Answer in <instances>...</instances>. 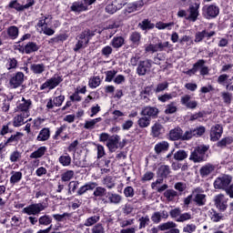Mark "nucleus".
Returning <instances> with one entry per match:
<instances>
[{
  "mask_svg": "<svg viewBox=\"0 0 233 233\" xmlns=\"http://www.w3.org/2000/svg\"><path fill=\"white\" fill-rule=\"evenodd\" d=\"M176 24L174 22L165 23V22H157L155 26L157 28V30H172V26H174Z\"/></svg>",
  "mask_w": 233,
  "mask_h": 233,
  "instance_id": "nucleus-44",
  "label": "nucleus"
},
{
  "mask_svg": "<svg viewBox=\"0 0 233 233\" xmlns=\"http://www.w3.org/2000/svg\"><path fill=\"white\" fill-rule=\"evenodd\" d=\"M221 136H223V126H221V124L212 126L209 132L210 141L216 143V141L221 139Z\"/></svg>",
  "mask_w": 233,
  "mask_h": 233,
  "instance_id": "nucleus-10",
  "label": "nucleus"
},
{
  "mask_svg": "<svg viewBox=\"0 0 233 233\" xmlns=\"http://www.w3.org/2000/svg\"><path fill=\"white\" fill-rule=\"evenodd\" d=\"M24 134L17 131L15 134L11 135L10 137H8L6 140H5L4 144L6 147H17L19 145V142L23 138Z\"/></svg>",
  "mask_w": 233,
  "mask_h": 233,
  "instance_id": "nucleus-16",
  "label": "nucleus"
},
{
  "mask_svg": "<svg viewBox=\"0 0 233 233\" xmlns=\"http://www.w3.org/2000/svg\"><path fill=\"white\" fill-rule=\"evenodd\" d=\"M93 196L95 198H105V196H108V192L106 191V188L103 187H96L95 190L93 192Z\"/></svg>",
  "mask_w": 233,
  "mask_h": 233,
  "instance_id": "nucleus-42",
  "label": "nucleus"
},
{
  "mask_svg": "<svg viewBox=\"0 0 233 233\" xmlns=\"http://www.w3.org/2000/svg\"><path fill=\"white\" fill-rule=\"evenodd\" d=\"M49 200L50 199L48 198H46L43 202L31 204L23 208L22 213L30 216L28 217V221L31 223V225H37V221H39V219L32 216H38V214H41L43 210L48 208Z\"/></svg>",
  "mask_w": 233,
  "mask_h": 233,
  "instance_id": "nucleus-1",
  "label": "nucleus"
},
{
  "mask_svg": "<svg viewBox=\"0 0 233 233\" xmlns=\"http://www.w3.org/2000/svg\"><path fill=\"white\" fill-rule=\"evenodd\" d=\"M100 219L101 216L99 215V213H96V215L87 218L84 222V226L94 227L95 225H97V223H99Z\"/></svg>",
  "mask_w": 233,
  "mask_h": 233,
  "instance_id": "nucleus-29",
  "label": "nucleus"
},
{
  "mask_svg": "<svg viewBox=\"0 0 233 233\" xmlns=\"http://www.w3.org/2000/svg\"><path fill=\"white\" fill-rule=\"evenodd\" d=\"M215 207L220 211L225 212L227 208H228V204H227V198H225V195L219 194L217 195L214 198Z\"/></svg>",
  "mask_w": 233,
  "mask_h": 233,
  "instance_id": "nucleus-15",
  "label": "nucleus"
},
{
  "mask_svg": "<svg viewBox=\"0 0 233 233\" xmlns=\"http://www.w3.org/2000/svg\"><path fill=\"white\" fill-rule=\"evenodd\" d=\"M121 139V137L119 135H114L112 136L106 144V147L109 148V150H117L119 148V141Z\"/></svg>",
  "mask_w": 233,
  "mask_h": 233,
  "instance_id": "nucleus-23",
  "label": "nucleus"
},
{
  "mask_svg": "<svg viewBox=\"0 0 233 233\" xmlns=\"http://www.w3.org/2000/svg\"><path fill=\"white\" fill-rule=\"evenodd\" d=\"M177 227V223H174L172 221H167L166 223H162L158 226L159 230L165 231V230H170L172 228H176Z\"/></svg>",
  "mask_w": 233,
  "mask_h": 233,
  "instance_id": "nucleus-49",
  "label": "nucleus"
},
{
  "mask_svg": "<svg viewBox=\"0 0 233 233\" xmlns=\"http://www.w3.org/2000/svg\"><path fill=\"white\" fill-rule=\"evenodd\" d=\"M101 85V77L99 76H93L88 81L89 88H97Z\"/></svg>",
  "mask_w": 233,
  "mask_h": 233,
  "instance_id": "nucleus-48",
  "label": "nucleus"
},
{
  "mask_svg": "<svg viewBox=\"0 0 233 233\" xmlns=\"http://www.w3.org/2000/svg\"><path fill=\"white\" fill-rule=\"evenodd\" d=\"M106 198L108 203H111L112 205H119L122 199L121 195L112 192H107Z\"/></svg>",
  "mask_w": 233,
  "mask_h": 233,
  "instance_id": "nucleus-31",
  "label": "nucleus"
},
{
  "mask_svg": "<svg viewBox=\"0 0 233 233\" xmlns=\"http://www.w3.org/2000/svg\"><path fill=\"white\" fill-rule=\"evenodd\" d=\"M92 233H105V227L101 222L96 223L95 226L91 228Z\"/></svg>",
  "mask_w": 233,
  "mask_h": 233,
  "instance_id": "nucleus-62",
  "label": "nucleus"
},
{
  "mask_svg": "<svg viewBox=\"0 0 233 233\" xmlns=\"http://www.w3.org/2000/svg\"><path fill=\"white\" fill-rule=\"evenodd\" d=\"M129 41L134 48H137L141 45V33L134 31L129 35Z\"/></svg>",
  "mask_w": 233,
  "mask_h": 233,
  "instance_id": "nucleus-26",
  "label": "nucleus"
},
{
  "mask_svg": "<svg viewBox=\"0 0 233 233\" xmlns=\"http://www.w3.org/2000/svg\"><path fill=\"white\" fill-rule=\"evenodd\" d=\"M71 12L81 14V12H86L88 10V7L85 3L81 2H74L70 7Z\"/></svg>",
  "mask_w": 233,
  "mask_h": 233,
  "instance_id": "nucleus-27",
  "label": "nucleus"
},
{
  "mask_svg": "<svg viewBox=\"0 0 233 233\" xmlns=\"http://www.w3.org/2000/svg\"><path fill=\"white\" fill-rule=\"evenodd\" d=\"M38 225L42 227H48L52 225V217L50 215H43L38 218Z\"/></svg>",
  "mask_w": 233,
  "mask_h": 233,
  "instance_id": "nucleus-40",
  "label": "nucleus"
},
{
  "mask_svg": "<svg viewBox=\"0 0 233 233\" xmlns=\"http://www.w3.org/2000/svg\"><path fill=\"white\" fill-rule=\"evenodd\" d=\"M23 83H25V73L21 71L13 74L9 80L11 88H19Z\"/></svg>",
  "mask_w": 233,
  "mask_h": 233,
  "instance_id": "nucleus-9",
  "label": "nucleus"
},
{
  "mask_svg": "<svg viewBox=\"0 0 233 233\" xmlns=\"http://www.w3.org/2000/svg\"><path fill=\"white\" fill-rule=\"evenodd\" d=\"M198 17H199V4L195 3V5L189 6V15L187 19L192 21V23H196Z\"/></svg>",
  "mask_w": 233,
  "mask_h": 233,
  "instance_id": "nucleus-20",
  "label": "nucleus"
},
{
  "mask_svg": "<svg viewBox=\"0 0 233 233\" xmlns=\"http://www.w3.org/2000/svg\"><path fill=\"white\" fill-rule=\"evenodd\" d=\"M210 218L212 219V221L214 223H218V221L223 219V216L221 214L218 213V211H216L215 209H211L210 210Z\"/></svg>",
  "mask_w": 233,
  "mask_h": 233,
  "instance_id": "nucleus-56",
  "label": "nucleus"
},
{
  "mask_svg": "<svg viewBox=\"0 0 233 233\" xmlns=\"http://www.w3.org/2000/svg\"><path fill=\"white\" fill-rule=\"evenodd\" d=\"M113 52L114 49L112 48V46H106L101 49V56H103V57H106V59H108V57L112 56Z\"/></svg>",
  "mask_w": 233,
  "mask_h": 233,
  "instance_id": "nucleus-55",
  "label": "nucleus"
},
{
  "mask_svg": "<svg viewBox=\"0 0 233 233\" xmlns=\"http://www.w3.org/2000/svg\"><path fill=\"white\" fill-rule=\"evenodd\" d=\"M61 83H63V76H54L40 86V90H46V88H48L49 90H54V88L59 86Z\"/></svg>",
  "mask_w": 233,
  "mask_h": 233,
  "instance_id": "nucleus-8",
  "label": "nucleus"
},
{
  "mask_svg": "<svg viewBox=\"0 0 233 233\" xmlns=\"http://www.w3.org/2000/svg\"><path fill=\"white\" fill-rule=\"evenodd\" d=\"M39 48H41V46H39L37 43L29 41L26 44L25 43L18 44L16 46L15 50H18L20 54H26L28 56L30 54L38 52Z\"/></svg>",
  "mask_w": 233,
  "mask_h": 233,
  "instance_id": "nucleus-5",
  "label": "nucleus"
},
{
  "mask_svg": "<svg viewBox=\"0 0 233 233\" xmlns=\"http://www.w3.org/2000/svg\"><path fill=\"white\" fill-rule=\"evenodd\" d=\"M163 132H165V127L159 122H156L151 127V136L152 137H159Z\"/></svg>",
  "mask_w": 233,
  "mask_h": 233,
  "instance_id": "nucleus-24",
  "label": "nucleus"
},
{
  "mask_svg": "<svg viewBox=\"0 0 233 233\" xmlns=\"http://www.w3.org/2000/svg\"><path fill=\"white\" fill-rule=\"evenodd\" d=\"M46 150L47 148L46 146H42L38 147L37 150L31 153L30 155L31 159H39L40 157H43V156L46 154Z\"/></svg>",
  "mask_w": 233,
  "mask_h": 233,
  "instance_id": "nucleus-33",
  "label": "nucleus"
},
{
  "mask_svg": "<svg viewBox=\"0 0 233 233\" xmlns=\"http://www.w3.org/2000/svg\"><path fill=\"white\" fill-rule=\"evenodd\" d=\"M173 157L176 161H184L188 157V153L184 149H179L173 155Z\"/></svg>",
  "mask_w": 233,
  "mask_h": 233,
  "instance_id": "nucleus-46",
  "label": "nucleus"
},
{
  "mask_svg": "<svg viewBox=\"0 0 233 233\" xmlns=\"http://www.w3.org/2000/svg\"><path fill=\"white\" fill-rule=\"evenodd\" d=\"M193 201L198 207H205L207 205V195L198 193L193 198Z\"/></svg>",
  "mask_w": 233,
  "mask_h": 233,
  "instance_id": "nucleus-34",
  "label": "nucleus"
},
{
  "mask_svg": "<svg viewBox=\"0 0 233 233\" xmlns=\"http://www.w3.org/2000/svg\"><path fill=\"white\" fill-rule=\"evenodd\" d=\"M168 148H170V144L165 140L157 143L154 147L155 153L157 156H159V154H165V152H168Z\"/></svg>",
  "mask_w": 233,
  "mask_h": 233,
  "instance_id": "nucleus-18",
  "label": "nucleus"
},
{
  "mask_svg": "<svg viewBox=\"0 0 233 233\" xmlns=\"http://www.w3.org/2000/svg\"><path fill=\"white\" fill-rule=\"evenodd\" d=\"M214 170H216V166H214L210 163L206 164V165L202 166L199 169L200 177L203 178L208 177V176H210V174H212V172H214Z\"/></svg>",
  "mask_w": 233,
  "mask_h": 233,
  "instance_id": "nucleus-21",
  "label": "nucleus"
},
{
  "mask_svg": "<svg viewBox=\"0 0 233 233\" xmlns=\"http://www.w3.org/2000/svg\"><path fill=\"white\" fill-rule=\"evenodd\" d=\"M232 183V176L230 175H222L218 177L213 185L216 190H225Z\"/></svg>",
  "mask_w": 233,
  "mask_h": 233,
  "instance_id": "nucleus-6",
  "label": "nucleus"
},
{
  "mask_svg": "<svg viewBox=\"0 0 233 233\" xmlns=\"http://www.w3.org/2000/svg\"><path fill=\"white\" fill-rule=\"evenodd\" d=\"M117 74V71L116 70H109L106 72V83H112L114 78L116 77V75Z\"/></svg>",
  "mask_w": 233,
  "mask_h": 233,
  "instance_id": "nucleus-58",
  "label": "nucleus"
},
{
  "mask_svg": "<svg viewBox=\"0 0 233 233\" xmlns=\"http://www.w3.org/2000/svg\"><path fill=\"white\" fill-rule=\"evenodd\" d=\"M193 137L194 133L191 128L189 130H187L185 133H182L180 141H190V139H192Z\"/></svg>",
  "mask_w": 233,
  "mask_h": 233,
  "instance_id": "nucleus-60",
  "label": "nucleus"
},
{
  "mask_svg": "<svg viewBox=\"0 0 233 233\" xmlns=\"http://www.w3.org/2000/svg\"><path fill=\"white\" fill-rule=\"evenodd\" d=\"M176 112H177L176 102H171L166 106L165 114H176Z\"/></svg>",
  "mask_w": 233,
  "mask_h": 233,
  "instance_id": "nucleus-59",
  "label": "nucleus"
},
{
  "mask_svg": "<svg viewBox=\"0 0 233 233\" xmlns=\"http://www.w3.org/2000/svg\"><path fill=\"white\" fill-rule=\"evenodd\" d=\"M210 146L201 145L198 146L194 148L189 156V161H193V163H203V161H207L208 155V149Z\"/></svg>",
  "mask_w": 233,
  "mask_h": 233,
  "instance_id": "nucleus-2",
  "label": "nucleus"
},
{
  "mask_svg": "<svg viewBox=\"0 0 233 233\" xmlns=\"http://www.w3.org/2000/svg\"><path fill=\"white\" fill-rule=\"evenodd\" d=\"M202 15L205 19H216L219 15V6L212 4L202 7Z\"/></svg>",
  "mask_w": 233,
  "mask_h": 233,
  "instance_id": "nucleus-7",
  "label": "nucleus"
},
{
  "mask_svg": "<svg viewBox=\"0 0 233 233\" xmlns=\"http://www.w3.org/2000/svg\"><path fill=\"white\" fill-rule=\"evenodd\" d=\"M30 108H32V99L22 97V100L16 106V112H21L22 114H27V116H30Z\"/></svg>",
  "mask_w": 233,
  "mask_h": 233,
  "instance_id": "nucleus-12",
  "label": "nucleus"
},
{
  "mask_svg": "<svg viewBox=\"0 0 233 233\" xmlns=\"http://www.w3.org/2000/svg\"><path fill=\"white\" fill-rule=\"evenodd\" d=\"M171 174L172 170L170 169V166L161 165L157 171V179L156 180V182H153L151 184V187L154 188L156 185H161L164 179H167V177H170Z\"/></svg>",
  "mask_w": 233,
  "mask_h": 233,
  "instance_id": "nucleus-4",
  "label": "nucleus"
},
{
  "mask_svg": "<svg viewBox=\"0 0 233 233\" xmlns=\"http://www.w3.org/2000/svg\"><path fill=\"white\" fill-rule=\"evenodd\" d=\"M96 187H97V183H96V182L86 183L78 188L76 196H83V195L86 194V192H88V190H94V188H96Z\"/></svg>",
  "mask_w": 233,
  "mask_h": 233,
  "instance_id": "nucleus-22",
  "label": "nucleus"
},
{
  "mask_svg": "<svg viewBox=\"0 0 233 233\" xmlns=\"http://www.w3.org/2000/svg\"><path fill=\"white\" fill-rule=\"evenodd\" d=\"M152 68V60L147 59L139 62L138 66L137 68V74L138 76H147V72Z\"/></svg>",
  "mask_w": 233,
  "mask_h": 233,
  "instance_id": "nucleus-14",
  "label": "nucleus"
},
{
  "mask_svg": "<svg viewBox=\"0 0 233 233\" xmlns=\"http://www.w3.org/2000/svg\"><path fill=\"white\" fill-rule=\"evenodd\" d=\"M74 170L67 169L61 174L62 183H70L71 179H74Z\"/></svg>",
  "mask_w": 233,
  "mask_h": 233,
  "instance_id": "nucleus-39",
  "label": "nucleus"
},
{
  "mask_svg": "<svg viewBox=\"0 0 233 233\" xmlns=\"http://www.w3.org/2000/svg\"><path fill=\"white\" fill-rule=\"evenodd\" d=\"M191 130L193 132V137H201V136L207 132V128H205L203 126H200L197 128H191Z\"/></svg>",
  "mask_w": 233,
  "mask_h": 233,
  "instance_id": "nucleus-54",
  "label": "nucleus"
},
{
  "mask_svg": "<svg viewBox=\"0 0 233 233\" xmlns=\"http://www.w3.org/2000/svg\"><path fill=\"white\" fill-rule=\"evenodd\" d=\"M150 117H147V116H143L137 120V125L139 128H147V127H150L151 123Z\"/></svg>",
  "mask_w": 233,
  "mask_h": 233,
  "instance_id": "nucleus-43",
  "label": "nucleus"
},
{
  "mask_svg": "<svg viewBox=\"0 0 233 233\" xmlns=\"http://www.w3.org/2000/svg\"><path fill=\"white\" fill-rule=\"evenodd\" d=\"M182 134L183 129L179 127H177L169 131L168 139L169 141H181Z\"/></svg>",
  "mask_w": 233,
  "mask_h": 233,
  "instance_id": "nucleus-19",
  "label": "nucleus"
},
{
  "mask_svg": "<svg viewBox=\"0 0 233 233\" xmlns=\"http://www.w3.org/2000/svg\"><path fill=\"white\" fill-rule=\"evenodd\" d=\"M30 115L28 114H25V113H21L19 115H16L14 118H13V126L17 128L19 127H23V125H25V119H26V117H29Z\"/></svg>",
  "mask_w": 233,
  "mask_h": 233,
  "instance_id": "nucleus-25",
  "label": "nucleus"
},
{
  "mask_svg": "<svg viewBox=\"0 0 233 233\" xmlns=\"http://www.w3.org/2000/svg\"><path fill=\"white\" fill-rule=\"evenodd\" d=\"M155 48L157 52H165V48H172V44L168 41L163 43V41L158 39L157 43L155 44Z\"/></svg>",
  "mask_w": 233,
  "mask_h": 233,
  "instance_id": "nucleus-37",
  "label": "nucleus"
},
{
  "mask_svg": "<svg viewBox=\"0 0 233 233\" xmlns=\"http://www.w3.org/2000/svg\"><path fill=\"white\" fill-rule=\"evenodd\" d=\"M123 45H125V37L123 36H114L110 42V46L116 50L121 48Z\"/></svg>",
  "mask_w": 233,
  "mask_h": 233,
  "instance_id": "nucleus-32",
  "label": "nucleus"
},
{
  "mask_svg": "<svg viewBox=\"0 0 233 233\" xmlns=\"http://www.w3.org/2000/svg\"><path fill=\"white\" fill-rule=\"evenodd\" d=\"M140 115L149 117V119H157L159 116V108L152 106H144L140 112Z\"/></svg>",
  "mask_w": 233,
  "mask_h": 233,
  "instance_id": "nucleus-11",
  "label": "nucleus"
},
{
  "mask_svg": "<svg viewBox=\"0 0 233 233\" xmlns=\"http://www.w3.org/2000/svg\"><path fill=\"white\" fill-rule=\"evenodd\" d=\"M117 10H119L115 2H113L112 4H108L106 6V14H116V12H117Z\"/></svg>",
  "mask_w": 233,
  "mask_h": 233,
  "instance_id": "nucleus-64",
  "label": "nucleus"
},
{
  "mask_svg": "<svg viewBox=\"0 0 233 233\" xmlns=\"http://www.w3.org/2000/svg\"><path fill=\"white\" fill-rule=\"evenodd\" d=\"M7 35L9 39H17V37H19V27L15 25H10L7 28Z\"/></svg>",
  "mask_w": 233,
  "mask_h": 233,
  "instance_id": "nucleus-35",
  "label": "nucleus"
},
{
  "mask_svg": "<svg viewBox=\"0 0 233 233\" xmlns=\"http://www.w3.org/2000/svg\"><path fill=\"white\" fill-rule=\"evenodd\" d=\"M104 185L106 188L111 190L116 187V182L114 181V177L112 176H107L104 178Z\"/></svg>",
  "mask_w": 233,
  "mask_h": 233,
  "instance_id": "nucleus-52",
  "label": "nucleus"
},
{
  "mask_svg": "<svg viewBox=\"0 0 233 233\" xmlns=\"http://www.w3.org/2000/svg\"><path fill=\"white\" fill-rule=\"evenodd\" d=\"M96 35V31L86 29L79 35V39L74 47V52H79L83 48V45H88L90 39Z\"/></svg>",
  "mask_w": 233,
  "mask_h": 233,
  "instance_id": "nucleus-3",
  "label": "nucleus"
},
{
  "mask_svg": "<svg viewBox=\"0 0 233 233\" xmlns=\"http://www.w3.org/2000/svg\"><path fill=\"white\" fill-rule=\"evenodd\" d=\"M139 26L142 30H153L156 25H154V23L150 22L148 19H144L142 24H139Z\"/></svg>",
  "mask_w": 233,
  "mask_h": 233,
  "instance_id": "nucleus-51",
  "label": "nucleus"
},
{
  "mask_svg": "<svg viewBox=\"0 0 233 233\" xmlns=\"http://www.w3.org/2000/svg\"><path fill=\"white\" fill-rule=\"evenodd\" d=\"M58 163H60L62 167H70V165H72V157L66 152L58 157Z\"/></svg>",
  "mask_w": 233,
  "mask_h": 233,
  "instance_id": "nucleus-30",
  "label": "nucleus"
},
{
  "mask_svg": "<svg viewBox=\"0 0 233 233\" xmlns=\"http://www.w3.org/2000/svg\"><path fill=\"white\" fill-rule=\"evenodd\" d=\"M207 61L205 59H198L194 65L193 68L195 71L200 70V76H208V73L210 70L208 69V66H205Z\"/></svg>",
  "mask_w": 233,
  "mask_h": 233,
  "instance_id": "nucleus-17",
  "label": "nucleus"
},
{
  "mask_svg": "<svg viewBox=\"0 0 233 233\" xmlns=\"http://www.w3.org/2000/svg\"><path fill=\"white\" fill-rule=\"evenodd\" d=\"M221 97L225 103V105H230L232 103V94L228 92H222Z\"/></svg>",
  "mask_w": 233,
  "mask_h": 233,
  "instance_id": "nucleus-63",
  "label": "nucleus"
},
{
  "mask_svg": "<svg viewBox=\"0 0 233 233\" xmlns=\"http://www.w3.org/2000/svg\"><path fill=\"white\" fill-rule=\"evenodd\" d=\"M30 70L35 75H41L45 72L46 66H45V64H43V63H41V64H32L30 66Z\"/></svg>",
  "mask_w": 233,
  "mask_h": 233,
  "instance_id": "nucleus-38",
  "label": "nucleus"
},
{
  "mask_svg": "<svg viewBox=\"0 0 233 233\" xmlns=\"http://www.w3.org/2000/svg\"><path fill=\"white\" fill-rule=\"evenodd\" d=\"M21 179H23V173L21 171H11L9 179L11 185H16Z\"/></svg>",
  "mask_w": 233,
  "mask_h": 233,
  "instance_id": "nucleus-36",
  "label": "nucleus"
},
{
  "mask_svg": "<svg viewBox=\"0 0 233 233\" xmlns=\"http://www.w3.org/2000/svg\"><path fill=\"white\" fill-rule=\"evenodd\" d=\"M50 139V128L49 127H43L36 137V141H48Z\"/></svg>",
  "mask_w": 233,
  "mask_h": 233,
  "instance_id": "nucleus-28",
  "label": "nucleus"
},
{
  "mask_svg": "<svg viewBox=\"0 0 233 233\" xmlns=\"http://www.w3.org/2000/svg\"><path fill=\"white\" fill-rule=\"evenodd\" d=\"M6 8L16 10V12H25L24 5H21L17 0H12L11 2H9Z\"/></svg>",
  "mask_w": 233,
  "mask_h": 233,
  "instance_id": "nucleus-41",
  "label": "nucleus"
},
{
  "mask_svg": "<svg viewBox=\"0 0 233 233\" xmlns=\"http://www.w3.org/2000/svg\"><path fill=\"white\" fill-rule=\"evenodd\" d=\"M139 221V229L146 228V227L150 223V218L148 215L142 217L138 219Z\"/></svg>",
  "mask_w": 233,
  "mask_h": 233,
  "instance_id": "nucleus-61",
  "label": "nucleus"
},
{
  "mask_svg": "<svg viewBox=\"0 0 233 233\" xmlns=\"http://www.w3.org/2000/svg\"><path fill=\"white\" fill-rule=\"evenodd\" d=\"M190 99H192L190 95H184L180 98V103L183 106H186V108L189 110H196V108H198V101Z\"/></svg>",
  "mask_w": 233,
  "mask_h": 233,
  "instance_id": "nucleus-13",
  "label": "nucleus"
},
{
  "mask_svg": "<svg viewBox=\"0 0 233 233\" xmlns=\"http://www.w3.org/2000/svg\"><path fill=\"white\" fill-rule=\"evenodd\" d=\"M68 194H76L79 188V181H71L68 184Z\"/></svg>",
  "mask_w": 233,
  "mask_h": 233,
  "instance_id": "nucleus-57",
  "label": "nucleus"
},
{
  "mask_svg": "<svg viewBox=\"0 0 233 233\" xmlns=\"http://www.w3.org/2000/svg\"><path fill=\"white\" fill-rule=\"evenodd\" d=\"M233 143V137H226L224 138H222L221 140H219L217 143V147L218 148H227L228 145H232Z\"/></svg>",
  "mask_w": 233,
  "mask_h": 233,
  "instance_id": "nucleus-45",
  "label": "nucleus"
},
{
  "mask_svg": "<svg viewBox=\"0 0 233 233\" xmlns=\"http://www.w3.org/2000/svg\"><path fill=\"white\" fill-rule=\"evenodd\" d=\"M6 61L7 62L5 64V66H6L7 70H15V68H17V65H18L17 58L9 57V58H7Z\"/></svg>",
  "mask_w": 233,
  "mask_h": 233,
  "instance_id": "nucleus-47",
  "label": "nucleus"
},
{
  "mask_svg": "<svg viewBox=\"0 0 233 233\" xmlns=\"http://www.w3.org/2000/svg\"><path fill=\"white\" fill-rule=\"evenodd\" d=\"M164 198H166L167 201H173L174 198H177V191L174 189H167L164 193Z\"/></svg>",
  "mask_w": 233,
  "mask_h": 233,
  "instance_id": "nucleus-53",
  "label": "nucleus"
},
{
  "mask_svg": "<svg viewBox=\"0 0 233 233\" xmlns=\"http://www.w3.org/2000/svg\"><path fill=\"white\" fill-rule=\"evenodd\" d=\"M56 221H58L59 223L66 221L67 218H72V214L70 213H63L61 214H53L52 216Z\"/></svg>",
  "mask_w": 233,
  "mask_h": 233,
  "instance_id": "nucleus-50",
  "label": "nucleus"
}]
</instances>
